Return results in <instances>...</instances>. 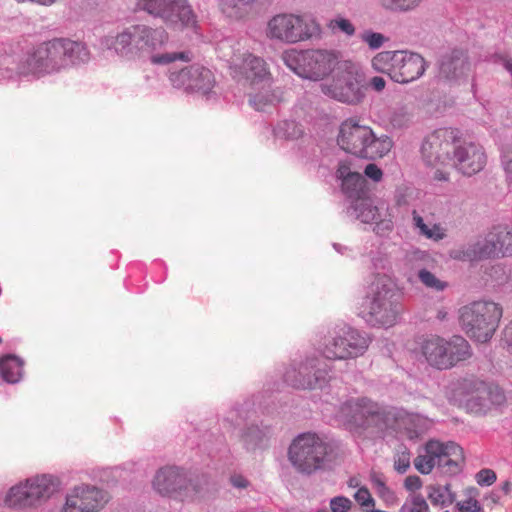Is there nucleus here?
Listing matches in <instances>:
<instances>
[{"label":"nucleus","instance_id":"nucleus-35","mask_svg":"<svg viewBox=\"0 0 512 512\" xmlns=\"http://www.w3.org/2000/svg\"><path fill=\"white\" fill-rule=\"evenodd\" d=\"M428 499L433 505L448 506L455 501V494L451 490L449 484L446 485H430L427 487Z\"/></svg>","mask_w":512,"mask_h":512},{"label":"nucleus","instance_id":"nucleus-7","mask_svg":"<svg viewBox=\"0 0 512 512\" xmlns=\"http://www.w3.org/2000/svg\"><path fill=\"white\" fill-rule=\"evenodd\" d=\"M420 350L426 362L439 370L450 369L472 356L469 342L457 335L450 339L432 335L421 342Z\"/></svg>","mask_w":512,"mask_h":512},{"label":"nucleus","instance_id":"nucleus-51","mask_svg":"<svg viewBox=\"0 0 512 512\" xmlns=\"http://www.w3.org/2000/svg\"><path fill=\"white\" fill-rule=\"evenodd\" d=\"M395 470L399 473H405L410 467L409 455L403 453L398 457L394 464Z\"/></svg>","mask_w":512,"mask_h":512},{"label":"nucleus","instance_id":"nucleus-46","mask_svg":"<svg viewBox=\"0 0 512 512\" xmlns=\"http://www.w3.org/2000/svg\"><path fill=\"white\" fill-rule=\"evenodd\" d=\"M362 40L368 44L371 49L380 48L385 42V37L381 33L366 31L362 34Z\"/></svg>","mask_w":512,"mask_h":512},{"label":"nucleus","instance_id":"nucleus-38","mask_svg":"<svg viewBox=\"0 0 512 512\" xmlns=\"http://www.w3.org/2000/svg\"><path fill=\"white\" fill-rule=\"evenodd\" d=\"M302 126L294 120L280 121L274 128V135L280 139L295 140L303 135Z\"/></svg>","mask_w":512,"mask_h":512},{"label":"nucleus","instance_id":"nucleus-64","mask_svg":"<svg viewBox=\"0 0 512 512\" xmlns=\"http://www.w3.org/2000/svg\"><path fill=\"white\" fill-rule=\"evenodd\" d=\"M2 343V338L0 337V344Z\"/></svg>","mask_w":512,"mask_h":512},{"label":"nucleus","instance_id":"nucleus-59","mask_svg":"<svg viewBox=\"0 0 512 512\" xmlns=\"http://www.w3.org/2000/svg\"><path fill=\"white\" fill-rule=\"evenodd\" d=\"M28 2L35 3L43 6H50L56 2V0H29Z\"/></svg>","mask_w":512,"mask_h":512},{"label":"nucleus","instance_id":"nucleus-36","mask_svg":"<svg viewBox=\"0 0 512 512\" xmlns=\"http://www.w3.org/2000/svg\"><path fill=\"white\" fill-rule=\"evenodd\" d=\"M370 481L373 489L380 499L386 504L393 505L397 497L395 493L386 485V479L383 474L378 472H372L370 474Z\"/></svg>","mask_w":512,"mask_h":512},{"label":"nucleus","instance_id":"nucleus-2","mask_svg":"<svg viewBox=\"0 0 512 512\" xmlns=\"http://www.w3.org/2000/svg\"><path fill=\"white\" fill-rule=\"evenodd\" d=\"M168 40V33L164 29L136 24L123 29L115 37L106 38L105 44L122 57H147L149 62L156 66L168 65L177 60L190 61L187 52H160Z\"/></svg>","mask_w":512,"mask_h":512},{"label":"nucleus","instance_id":"nucleus-27","mask_svg":"<svg viewBox=\"0 0 512 512\" xmlns=\"http://www.w3.org/2000/svg\"><path fill=\"white\" fill-rule=\"evenodd\" d=\"M394 146V142L386 134L376 135L371 129L370 137L365 144L363 151L359 158L368 160H377L384 158L390 153Z\"/></svg>","mask_w":512,"mask_h":512},{"label":"nucleus","instance_id":"nucleus-48","mask_svg":"<svg viewBox=\"0 0 512 512\" xmlns=\"http://www.w3.org/2000/svg\"><path fill=\"white\" fill-rule=\"evenodd\" d=\"M476 481L479 485H491L496 481V474L491 469H482L476 474Z\"/></svg>","mask_w":512,"mask_h":512},{"label":"nucleus","instance_id":"nucleus-4","mask_svg":"<svg viewBox=\"0 0 512 512\" xmlns=\"http://www.w3.org/2000/svg\"><path fill=\"white\" fill-rule=\"evenodd\" d=\"M503 308L494 301L471 302L459 310V322L466 335L480 343L488 342L495 334Z\"/></svg>","mask_w":512,"mask_h":512},{"label":"nucleus","instance_id":"nucleus-19","mask_svg":"<svg viewBox=\"0 0 512 512\" xmlns=\"http://www.w3.org/2000/svg\"><path fill=\"white\" fill-rule=\"evenodd\" d=\"M173 87L187 92L207 94L215 85L212 71L200 65H192L170 75Z\"/></svg>","mask_w":512,"mask_h":512},{"label":"nucleus","instance_id":"nucleus-26","mask_svg":"<svg viewBox=\"0 0 512 512\" xmlns=\"http://www.w3.org/2000/svg\"><path fill=\"white\" fill-rule=\"evenodd\" d=\"M470 65L462 51H452L444 56L440 63L439 73L445 79H456L469 71Z\"/></svg>","mask_w":512,"mask_h":512},{"label":"nucleus","instance_id":"nucleus-63","mask_svg":"<svg viewBox=\"0 0 512 512\" xmlns=\"http://www.w3.org/2000/svg\"><path fill=\"white\" fill-rule=\"evenodd\" d=\"M318 512H328L327 510H319Z\"/></svg>","mask_w":512,"mask_h":512},{"label":"nucleus","instance_id":"nucleus-55","mask_svg":"<svg viewBox=\"0 0 512 512\" xmlns=\"http://www.w3.org/2000/svg\"><path fill=\"white\" fill-rule=\"evenodd\" d=\"M385 80L382 77L375 76L370 80L371 87L376 91H382L385 88Z\"/></svg>","mask_w":512,"mask_h":512},{"label":"nucleus","instance_id":"nucleus-24","mask_svg":"<svg viewBox=\"0 0 512 512\" xmlns=\"http://www.w3.org/2000/svg\"><path fill=\"white\" fill-rule=\"evenodd\" d=\"M252 88L254 91L249 94V103L257 111H267L285 100L283 90L274 87L273 83Z\"/></svg>","mask_w":512,"mask_h":512},{"label":"nucleus","instance_id":"nucleus-13","mask_svg":"<svg viewBox=\"0 0 512 512\" xmlns=\"http://www.w3.org/2000/svg\"><path fill=\"white\" fill-rule=\"evenodd\" d=\"M447 393L451 398L465 402L472 407H485L489 402L499 403L503 399V395L497 389L492 391L485 382L475 377L450 382Z\"/></svg>","mask_w":512,"mask_h":512},{"label":"nucleus","instance_id":"nucleus-52","mask_svg":"<svg viewBox=\"0 0 512 512\" xmlns=\"http://www.w3.org/2000/svg\"><path fill=\"white\" fill-rule=\"evenodd\" d=\"M503 166L504 170L506 172V178L508 181V184L510 187H512V154L511 153H505L503 155Z\"/></svg>","mask_w":512,"mask_h":512},{"label":"nucleus","instance_id":"nucleus-29","mask_svg":"<svg viewBox=\"0 0 512 512\" xmlns=\"http://www.w3.org/2000/svg\"><path fill=\"white\" fill-rule=\"evenodd\" d=\"M441 442L430 440L426 443L424 453L414 459L415 468L422 474H429L437 466V457L441 450Z\"/></svg>","mask_w":512,"mask_h":512},{"label":"nucleus","instance_id":"nucleus-49","mask_svg":"<svg viewBox=\"0 0 512 512\" xmlns=\"http://www.w3.org/2000/svg\"><path fill=\"white\" fill-rule=\"evenodd\" d=\"M364 174L372 179L374 182H379L382 180L383 172L382 170L374 163H369L365 169Z\"/></svg>","mask_w":512,"mask_h":512},{"label":"nucleus","instance_id":"nucleus-47","mask_svg":"<svg viewBox=\"0 0 512 512\" xmlns=\"http://www.w3.org/2000/svg\"><path fill=\"white\" fill-rule=\"evenodd\" d=\"M352 505V501L344 496H337L330 500V509L332 512H349Z\"/></svg>","mask_w":512,"mask_h":512},{"label":"nucleus","instance_id":"nucleus-62","mask_svg":"<svg viewBox=\"0 0 512 512\" xmlns=\"http://www.w3.org/2000/svg\"><path fill=\"white\" fill-rule=\"evenodd\" d=\"M17 2H28L29 0H16Z\"/></svg>","mask_w":512,"mask_h":512},{"label":"nucleus","instance_id":"nucleus-15","mask_svg":"<svg viewBox=\"0 0 512 512\" xmlns=\"http://www.w3.org/2000/svg\"><path fill=\"white\" fill-rule=\"evenodd\" d=\"M152 487L161 496L180 501L191 497L194 490L187 473L176 466L158 469L152 480Z\"/></svg>","mask_w":512,"mask_h":512},{"label":"nucleus","instance_id":"nucleus-12","mask_svg":"<svg viewBox=\"0 0 512 512\" xmlns=\"http://www.w3.org/2000/svg\"><path fill=\"white\" fill-rule=\"evenodd\" d=\"M135 10L160 18L168 26L195 27L197 23L187 0H137Z\"/></svg>","mask_w":512,"mask_h":512},{"label":"nucleus","instance_id":"nucleus-40","mask_svg":"<svg viewBox=\"0 0 512 512\" xmlns=\"http://www.w3.org/2000/svg\"><path fill=\"white\" fill-rule=\"evenodd\" d=\"M385 11L405 13L416 9L423 0H376Z\"/></svg>","mask_w":512,"mask_h":512},{"label":"nucleus","instance_id":"nucleus-57","mask_svg":"<svg viewBox=\"0 0 512 512\" xmlns=\"http://www.w3.org/2000/svg\"><path fill=\"white\" fill-rule=\"evenodd\" d=\"M449 173L446 170L437 169L434 173V179L438 181L448 180Z\"/></svg>","mask_w":512,"mask_h":512},{"label":"nucleus","instance_id":"nucleus-21","mask_svg":"<svg viewBox=\"0 0 512 512\" xmlns=\"http://www.w3.org/2000/svg\"><path fill=\"white\" fill-rule=\"evenodd\" d=\"M486 164L483 148L475 143H459L454 149L450 167H455L462 174L471 176L481 171Z\"/></svg>","mask_w":512,"mask_h":512},{"label":"nucleus","instance_id":"nucleus-41","mask_svg":"<svg viewBox=\"0 0 512 512\" xmlns=\"http://www.w3.org/2000/svg\"><path fill=\"white\" fill-rule=\"evenodd\" d=\"M478 491L475 488H469L465 491V499L456 503L459 512H480L481 505L477 500Z\"/></svg>","mask_w":512,"mask_h":512},{"label":"nucleus","instance_id":"nucleus-58","mask_svg":"<svg viewBox=\"0 0 512 512\" xmlns=\"http://www.w3.org/2000/svg\"><path fill=\"white\" fill-rule=\"evenodd\" d=\"M501 491L504 495L508 496L512 492V483L510 481H505L501 485Z\"/></svg>","mask_w":512,"mask_h":512},{"label":"nucleus","instance_id":"nucleus-5","mask_svg":"<svg viewBox=\"0 0 512 512\" xmlns=\"http://www.w3.org/2000/svg\"><path fill=\"white\" fill-rule=\"evenodd\" d=\"M401 294L387 276L378 277L371 285L366 300L367 321L372 325L391 327L401 312Z\"/></svg>","mask_w":512,"mask_h":512},{"label":"nucleus","instance_id":"nucleus-44","mask_svg":"<svg viewBox=\"0 0 512 512\" xmlns=\"http://www.w3.org/2000/svg\"><path fill=\"white\" fill-rule=\"evenodd\" d=\"M356 502L364 509L375 507V500L367 487H360L354 494Z\"/></svg>","mask_w":512,"mask_h":512},{"label":"nucleus","instance_id":"nucleus-18","mask_svg":"<svg viewBox=\"0 0 512 512\" xmlns=\"http://www.w3.org/2000/svg\"><path fill=\"white\" fill-rule=\"evenodd\" d=\"M512 255V230L495 228L467 252L470 260Z\"/></svg>","mask_w":512,"mask_h":512},{"label":"nucleus","instance_id":"nucleus-30","mask_svg":"<svg viewBox=\"0 0 512 512\" xmlns=\"http://www.w3.org/2000/svg\"><path fill=\"white\" fill-rule=\"evenodd\" d=\"M24 362L19 357L8 354L0 358V376L8 383H17L23 376Z\"/></svg>","mask_w":512,"mask_h":512},{"label":"nucleus","instance_id":"nucleus-53","mask_svg":"<svg viewBox=\"0 0 512 512\" xmlns=\"http://www.w3.org/2000/svg\"><path fill=\"white\" fill-rule=\"evenodd\" d=\"M355 172H352L350 169V163L348 161H341L338 165L337 176L342 180V182L349 178V176L353 175Z\"/></svg>","mask_w":512,"mask_h":512},{"label":"nucleus","instance_id":"nucleus-22","mask_svg":"<svg viewBox=\"0 0 512 512\" xmlns=\"http://www.w3.org/2000/svg\"><path fill=\"white\" fill-rule=\"evenodd\" d=\"M370 131L371 127L361 125L354 119H347L339 128L337 143L344 151L360 157L370 137Z\"/></svg>","mask_w":512,"mask_h":512},{"label":"nucleus","instance_id":"nucleus-56","mask_svg":"<svg viewBox=\"0 0 512 512\" xmlns=\"http://www.w3.org/2000/svg\"><path fill=\"white\" fill-rule=\"evenodd\" d=\"M503 339L512 353V322L505 327L503 332Z\"/></svg>","mask_w":512,"mask_h":512},{"label":"nucleus","instance_id":"nucleus-31","mask_svg":"<svg viewBox=\"0 0 512 512\" xmlns=\"http://www.w3.org/2000/svg\"><path fill=\"white\" fill-rule=\"evenodd\" d=\"M255 0H221L220 10L228 18L240 20L253 10Z\"/></svg>","mask_w":512,"mask_h":512},{"label":"nucleus","instance_id":"nucleus-11","mask_svg":"<svg viewBox=\"0 0 512 512\" xmlns=\"http://www.w3.org/2000/svg\"><path fill=\"white\" fill-rule=\"evenodd\" d=\"M369 339L352 328H341L330 333L323 340L320 351L329 360H346L364 354Z\"/></svg>","mask_w":512,"mask_h":512},{"label":"nucleus","instance_id":"nucleus-14","mask_svg":"<svg viewBox=\"0 0 512 512\" xmlns=\"http://www.w3.org/2000/svg\"><path fill=\"white\" fill-rule=\"evenodd\" d=\"M230 74L235 79H244L251 87L273 83V76L266 61L249 52L235 53L229 64Z\"/></svg>","mask_w":512,"mask_h":512},{"label":"nucleus","instance_id":"nucleus-10","mask_svg":"<svg viewBox=\"0 0 512 512\" xmlns=\"http://www.w3.org/2000/svg\"><path fill=\"white\" fill-rule=\"evenodd\" d=\"M328 454V444L315 433H303L296 437L288 450L294 468L303 474L321 469Z\"/></svg>","mask_w":512,"mask_h":512},{"label":"nucleus","instance_id":"nucleus-6","mask_svg":"<svg viewBox=\"0 0 512 512\" xmlns=\"http://www.w3.org/2000/svg\"><path fill=\"white\" fill-rule=\"evenodd\" d=\"M282 60L299 77L322 81L337 67L340 56L338 52L327 49H289L282 53Z\"/></svg>","mask_w":512,"mask_h":512},{"label":"nucleus","instance_id":"nucleus-8","mask_svg":"<svg viewBox=\"0 0 512 512\" xmlns=\"http://www.w3.org/2000/svg\"><path fill=\"white\" fill-rule=\"evenodd\" d=\"M321 34V26L315 18L292 13L273 16L268 21L266 30L269 39L291 44L317 39Z\"/></svg>","mask_w":512,"mask_h":512},{"label":"nucleus","instance_id":"nucleus-25","mask_svg":"<svg viewBox=\"0 0 512 512\" xmlns=\"http://www.w3.org/2000/svg\"><path fill=\"white\" fill-rule=\"evenodd\" d=\"M441 452L437 453V467L444 473L456 474L464 462L463 449L455 442H441Z\"/></svg>","mask_w":512,"mask_h":512},{"label":"nucleus","instance_id":"nucleus-32","mask_svg":"<svg viewBox=\"0 0 512 512\" xmlns=\"http://www.w3.org/2000/svg\"><path fill=\"white\" fill-rule=\"evenodd\" d=\"M5 504L12 508H22L34 506V501L30 497L29 486L26 481L10 488L5 497Z\"/></svg>","mask_w":512,"mask_h":512},{"label":"nucleus","instance_id":"nucleus-42","mask_svg":"<svg viewBox=\"0 0 512 512\" xmlns=\"http://www.w3.org/2000/svg\"><path fill=\"white\" fill-rule=\"evenodd\" d=\"M419 280L427 288L435 291H443L447 287V283L436 277L435 274L431 273L426 269H421L418 272Z\"/></svg>","mask_w":512,"mask_h":512},{"label":"nucleus","instance_id":"nucleus-39","mask_svg":"<svg viewBox=\"0 0 512 512\" xmlns=\"http://www.w3.org/2000/svg\"><path fill=\"white\" fill-rule=\"evenodd\" d=\"M412 217L415 227L419 229V233L422 236L435 241L441 240L445 237V230L441 225L433 224L432 226H428L415 210L412 212Z\"/></svg>","mask_w":512,"mask_h":512},{"label":"nucleus","instance_id":"nucleus-43","mask_svg":"<svg viewBox=\"0 0 512 512\" xmlns=\"http://www.w3.org/2000/svg\"><path fill=\"white\" fill-rule=\"evenodd\" d=\"M328 28L333 32L341 31L344 34L351 36L355 33L353 24L345 18H335L329 21Z\"/></svg>","mask_w":512,"mask_h":512},{"label":"nucleus","instance_id":"nucleus-1","mask_svg":"<svg viewBox=\"0 0 512 512\" xmlns=\"http://www.w3.org/2000/svg\"><path fill=\"white\" fill-rule=\"evenodd\" d=\"M340 418L346 430L357 438H366L387 428L418 434L426 423V419L418 414L385 409L366 397L343 403Z\"/></svg>","mask_w":512,"mask_h":512},{"label":"nucleus","instance_id":"nucleus-61","mask_svg":"<svg viewBox=\"0 0 512 512\" xmlns=\"http://www.w3.org/2000/svg\"><path fill=\"white\" fill-rule=\"evenodd\" d=\"M447 313L443 310H439L437 313V318L439 320H444L446 318Z\"/></svg>","mask_w":512,"mask_h":512},{"label":"nucleus","instance_id":"nucleus-23","mask_svg":"<svg viewBox=\"0 0 512 512\" xmlns=\"http://www.w3.org/2000/svg\"><path fill=\"white\" fill-rule=\"evenodd\" d=\"M396 66L393 81L409 83L418 79L425 71V60L417 53L396 51Z\"/></svg>","mask_w":512,"mask_h":512},{"label":"nucleus","instance_id":"nucleus-20","mask_svg":"<svg viewBox=\"0 0 512 512\" xmlns=\"http://www.w3.org/2000/svg\"><path fill=\"white\" fill-rule=\"evenodd\" d=\"M317 359L308 360L298 368H290L285 372V381L295 388H321L327 382V372L317 368Z\"/></svg>","mask_w":512,"mask_h":512},{"label":"nucleus","instance_id":"nucleus-45","mask_svg":"<svg viewBox=\"0 0 512 512\" xmlns=\"http://www.w3.org/2000/svg\"><path fill=\"white\" fill-rule=\"evenodd\" d=\"M404 509L407 512H429V506L421 495H413L405 504Z\"/></svg>","mask_w":512,"mask_h":512},{"label":"nucleus","instance_id":"nucleus-28","mask_svg":"<svg viewBox=\"0 0 512 512\" xmlns=\"http://www.w3.org/2000/svg\"><path fill=\"white\" fill-rule=\"evenodd\" d=\"M34 504L50 498L57 490V480L49 475L36 476L26 480Z\"/></svg>","mask_w":512,"mask_h":512},{"label":"nucleus","instance_id":"nucleus-17","mask_svg":"<svg viewBox=\"0 0 512 512\" xmlns=\"http://www.w3.org/2000/svg\"><path fill=\"white\" fill-rule=\"evenodd\" d=\"M107 493L95 486L74 487L66 496L60 512H99L108 502Z\"/></svg>","mask_w":512,"mask_h":512},{"label":"nucleus","instance_id":"nucleus-33","mask_svg":"<svg viewBox=\"0 0 512 512\" xmlns=\"http://www.w3.org/2000/svg\"><path fill=\"white\" fill-rule=\"evenodd\" d=\"M342 190L353 202L368 195L366 180L359 172L342 182Z\"/></svg>","mask_w":512,"mask_h":512},{"label":"nucleus","instance_id":"nucleus-9","mask_svg":"<svg viewBox=\"0 0 512 512\" xmlns=\"http://www.w3.org/2000/svg\"><path fill=\"white\" fill-rule=\"evenodd\" d=\"M330 75L331 78L320 84L324 95L346 104H358L362 100L361 75L356 64L339 60Z\"/></svg>","mask_w":512,"mask_h":512},{"label":"nucleus","instance_id":"nucleus-60","mask_svg":"<svg viewBox=\"0 0 512 512\" xmlns=\"http://www.w3.org/2000/svg\"><path fill=\"white\" fill-rule=\"evenodd\" d=\"M348 486L349 487H352V488H356L359 486V480L357 478H351L349 481H348Z\"/></svg>","mask_w":512,"mask_h":512},{"label":"nucleus","instance_id":"nucleus-50","mask_svg":"<svg viewBox=\"0 0 512 512\" xmlns=\"http://www.w3.org/2000/svg\"><path fill=\"white\" fill-rule=\"evenodd\" d=\"M404 487L406 490L414 492L422 487V481L420 477L416 475H410L406 477L404 481Z\"/></svg>","mask_w":512,"mask_h":512},{"label":"nucleus","instance_id":"nucleus-54","mask_svg":"<svg viewBox=\"0 0 512 512\" xmlns=\"http://www.w3.org/2000/svg\"><path fill=\"white\" fill-rule=\"evenodd\" d=\"M230 482L231 484L236 487V488H240V489H243V488H246L248 487V481L246 480V478H244L242 475L240 474H235V475H232L230 477Z\"/></svg>","mask_w":512,"mask_h":512},{"label":"nucleus","instance_id":"nucleus-37","mask_svg":"<svg viewBox=\"0 0 512 512\" xmlns=\"http://www.w3.org/2000/svg\"><path fill=\"white\" fill-rule=\"evenodd\" d=\"M396 51H382L372 59V67L381 73L389 75L393 80V71L396 66Z\"/></svg>","mask_w":512,"mask_h":512},{"label":"nucleus","instance_id":"nucleus-34","mask_svg":"<svg viewBox=\"0 0 512 512\" xmlns=\"http://www.w3.org/2000/svg\"><path fill=\"white\" fill-rule=\"evenodd\" d=\"M357 218L364 223H374L380 219L379 208L373 204L368 195L353 202Z\"/></svg>","mask_w":512,"mask_h":512},{"label":"nucleus","instance_id":"nucleus-16","mask_svg":"<svg viewBox=\"0 0 512 512\" xmlns=\"http://www.w3.org/2000/svg\"><path fill=\"white\" fill-rule=\"evenodd\" d=\"M455 136L449 129H439L430 134L422 145V155L428 165L450 166L456 149Z\"/></svg>","mask_w":512,"mask_h":512},{"label":"nucleus","instance_id":"nucleus-3","mask_svg":"<svg viewBox=\"0 0 512 512\" xmlns=\"http://www.w3.org/2000/svg\"><path fill=\"white\" fill-rule=\"evenodd\" d=\"M89 59L85 45L68 39H54L43 42L29 53L20 65L21 74H33L38 77L56 73Z\"/></svg>","mask_w":512,"mask_h":512}]
</instances>
